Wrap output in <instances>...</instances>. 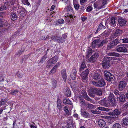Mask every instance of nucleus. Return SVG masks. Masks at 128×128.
<instances>
[{
    "label": "nucleus",
    "mask_w": 128,
    "mask_h": 128,
    "mask_svg": "<svg viewBox=\"0 0 128 128\" xmlns=\"http://www.w3.org/2000/svg\"><path fill=\"white\" fill-rule=\"evenodd\" d=\"M100 39H96L92 42V47H94L97 45L98 48L102 47L103 45L107 44L108 41L106 40H102L101 42H100Z\"/></svg>",
    "instance_id": "f257e3e1"
},
{
    "label": "nucleus",
    "mask_w": 128,
    "mask_h": 128,
    "mask_svg": "<svg viewBox=\"0 0 128 128\" xmlns=\"http://www.w3.org/2000/svg\"><path fill=\"white\" fill-rule=\"evenodd\" d=\"M106 0H102L100 2H96L94 3V8H96V10L104 8V6L106 4Z\"/></svg>",
    "instance_id": "f03ea898"
},
{
    "label": "nucleus",
    "mask_w": 128,
    "mask_h": 128,
    "mask_svg": "<svg viewBox=\"0 0 128 128\" xmlns=\"http://www.w3.org/2000/svg\"><path fill=\"white\" fill-rule=\"evenodd\" d=\"M92 84L95 86L98 87H102L105 85L106 83L104 80L102 78L98 82L92 81Z\"/></svg>",
    "instance_id": "7ed1b4c3"
},
{
    "label": "nucleus",
    "mask_w": 128,
    "mask_h": 128,
    "mask_svg": "<svg viewBox=\"0 0 128 128\" xmlns=\"http://www.w3.org/2000/svg\"><path fill=\"white\" fill-rule=\"evenodd\" d=\"M108 58V57H105L103 60L102 62V64L103 68H108L110 66Z\"/></svg>",
    "instance_id": "20e7f679"
},
{
    "label": "nucleus",
    "mask_w": 128,
    "mask_h": 128,
    "mask_svg": "<svg viewBox=\"0 0 128 128\" xmlns=\"http://www.w3.org/2000/svg\"><path fill=\"white\" fill-rule=\"evenodd\" d=\"M128 48V46L126 45H121L118 46L116 50L118 52H127Z\"/></svg>",
    "instance_id": "39448f33"
},
{
    "label": "nucleus",
    "mask_w": 128,
    "mask_h": 128,
    "mask_svg": "<svg viewBox=\"0 0 128 128\" xmlns=\"http://www.w3.org/2000/svg\"><path fill=\"white\" fill-rule=\"evenodd\" d=\"M127 82L124 81H121L119 82L118 85V90L120 91L124 90L126 84Z\"/></svg>",
    "instance_id": "423d86ee"
},
{
    "label": "nucleus",
    "mask_w": 128,
    "mask_h": 128,
    "mask_svg": "<svg viewBox=\"0 0 128 128\" xmlns=\"http://www.w3.org/2000/svg\"><path fill=\"white\" fill-rule=\"evenodd\" d=\"M99 56L98 54L97 53H95L94 54L92 55L91 57L88 59H87L88 60L89 62L93 63L94 62L96 61L97 59L98 58Z\"/></svg>",
    "instance_id": "0eeeda50"
},
{
    "label": "nucleus",
    "mask_w": 128,
    "mask_h": 128,
    "mask_svg": "<svg viewBox=\"0 0 128 128\" xmlns=\"http://www.w3.org/2000/svg\"><path fill=\"white\" fill-rule=\"evenodd\" d=\"M123 33L122 30L120 29H117L115 32V33L112 34L111 39H114L118 36L122 34Z\"/></svg>",
    "instance_id": "6e6552de"
},
{
    "label": "nucleus",
    "mask_w": 128,
    "mask_h": 128,
    "mask_svg": "<svg viewBox=\"0 0 128 128\" xmlns=\"http://www.w3.org/2000/svg\"><path fill=\"white\" fill-rule=\"evenodd\" d=\"M96 88H91L88 90V94L91 97L94 98L95 96L96 91Z\"/></svg>",
    "instance_id": "1a4fd4ad"
},
{
    "label": "nucleus",
    "mask_w": 128,
    "mask_h": 128,
    "mask_svg": "<svg viewBox=\"0 0 128 128\" xmlns=\"http://www.w3.org/2000/svg\"><path fill=\"white\" fill-rule=\"evenodd\" d=\"M89 73V71L88 69H86L83 71L80 74V76L82 78L85 80L88 79V76Z\"/></svg>",
    "instance_id": "9d476101"
},
{
    "label": "nucleus",
    "mask_w": 128,
    "mask_h": 128,
    "mask_svg": "<svg viewBox=\"0 0 128 128\" xmlns=\"http://www.w3.org/2000/svg\"><path fill=\"white\" fill-rule=\"evenodd\" d=\"M121 112V110H120L116 109L113 110L112 112L110 113V115L112 116H118L119 115Z\"/></svg>",
    "instance_id": "9b49d317"
},
{
    "label": "nucleus",
    "mask_w": 128,
    "mask_h": 128,
    "mask_svg": "<svg viewBox=\"0 0 128 128\" xmlns=\"http://www.w3.org/2000/svg\"><path fill=\"white\" fill-rule=\"evenodd\" d=\"M106 22H105V24L104 25L103 22H101L99 25L98 26V27L95 33V34H96L98 32V31H100V30H103L106 28V27L105 25L106 26Z\"/></svg>",
    "instance_id": "f8f14e48"
},
{
    "label": "nucleus",
    "mask_w": 128,
    "mask_h": 128,
    "mask_svg": "<svg viewBox=\"0 0 128 128\" xmlns=\"http://www.w3.org/2000/svg\"><path fill=\"white\" fill-rule=\"evenodd\" d=\"M80 111L81 115L84 117L86 118H88L90 117V115L86 111H85L82 109Z\"/></svg>",
    "instance_id": "ddd939ff"
},
{
    "label": "nucleus",
    "mask_w": 128,
    "mask_h": 128,
    "mask_svg": "<svg viewBox=\"0 0 128 128\" xmlns=\"http://www.w3.org/2000/svg\"><path fill=\"white\" fill-rule=\"evenodd\" d=\"M62 102L60 99L58 98L57 102V108H58L59 111L63 109L64 106L62 105Z\"/></svg>",
    "instance_id": "4468645a"
},
{
    "label": "nucleus",
    "mask_w": 128,
    "mask_h": 128,
    "mask_svg": "<svg viewBox=\"0 0 128 128\" xmlns=\"http://www.w3.org/2000/svg\"><path fill=\"white\" fill-rule=\"evenodd\" d=\"M118 22L119 25L122 26L126 25V21L124 19L120 18L118 19Z\"/></svg>",
    "instance_id": "2eb2a0df"
},
{
    "label": "nucleus",
    "mask_w": 128,
    "mask_h": 128,
    "mask_svg": "<svg viewBox=\"0 0 128 128\" xmlns=\"http://www.w3.org/2000/svg\"><path fill=\"white\" fill-rule=\"evenodd\" d=\"M92 78L94 80H97L102 78L101 75L99 73H95L93 75Z\"/></svg>",
    "instance_id": "dca6fc26"
},
{
    "label": "nucleus",
    "mask_w": 128,
    "mask_h": 128,
    "mask_svg": "<svg viewBox=\"0 0 128 128\" xmlns=\"http://www.w3.org/2000/svg\"><path fill=\"white\" fill-rule=\"evenodd\" d=\"M84 95H83L84 98L88 101H89L92 103L94 104V101L87 95L86 92L84 91Z\"/></svg>",
    "instance_id": "f3484780"
},
{
    "label": "nucleus",
    "mask_w": 128,
    "mask_h": 128,
    "mask_svg": "<svg viewBox=\"0 0 128 128\" xmlns=\"http://www.w3.org/2000/svg\"><path fill=\"white\" fill-rule=\"evenodd\" d=\"M98 124L102 128L105 126L106 122L103 120L100 119L99 120Z\"/></svg>",
    "instance_id": "a211bd4d"
},
{
    "label": "nucleus",
    "mask_w": 128,
    "mask_h": 128,
    "mask_svg": "<svg viewBox=\"0 0 128 128\" xmlns=\"http://www.w3.org/2000/svg\"><path fill=\"white\" fill-rule=\"evenodd\" d=\"M58 59V57L57 56H55L49 59V60L52 64H54L57 62Z\"/></svg>",
    "instance_id": "6ab92c4d"
},
{
    "label": "nucleus",
    "mask_w": 128,
    "mask_h": 128,
    "mask_svg": "<svg viewBox=\"0 0 128 128\" xmlns=\"http://www.w3.org/2000/svg\"><path fill=\"white\" fill-rule=\"evenodd\" d=\"M119 99L120 101L121 102H124L126 101L125 96L122 93V92H120Z\"/></svg>",
    "instance_id": "aec40b11"
},
{
    "label": "nucleus",
    "mask_w": 128,
    "mask_h": 128,
    "mask_svg": "<svg viewBox=\"0 0 128 128\" xmlns=\"http://www.w3.org/2000/svg\"><path fill=\"white\" fill-rule=\"evenodd\" d=\"M62 75L64 81L65 82L67 76L66 73V70H63L62 71Z\"/></svg>",
    "instance_id": "412c9836"
},
{
    "label": "nucleus",
    "mask_w": 128,
    "mask_h": 128,
    "mask_svg": "<svg viewBox=\"0 0 128 128\" xmlns=\"http://www.w3.org/2000/svg\"><path fill=\"white\" fill-rule=\"evenodd\" d=\"M79 100L80 104V106H81L86 105L87 103H86L85 102V100L83 99L82 97H80Z\"/></svg>",
    "instance_id": "4be33fe9"
},
{
    "label": "nucleus",
    "mask_w": 128,
    "mask_h": 128,
    "mask_svg": "<svg viewBox=\"0 0 128 128\" xmlns=\"http://www.w3.org/2000/svg\"><path fill=\"white\" fill-rule=\"evenodd\" d=\"M10 18L12 20H14L17 19V16L16 14L13 12L11 13Z\"/></svg>",
    "instance_id": "5701e85b"
},
{
    "label": "nucleus",
    "mask_w": 128,
    "mask_h": 128,
    "mask_svg": "<svg viewBox=\"0 0 128 128\" xmlns=\"http://www.w3.org/2000/svg\"><path fill=\"white\" fill-rule=\"evenodd\" d=\"M111 56L119 57L120 55L119 54L114 52H110L107 54Z\"/></svg>",
    "instance_id": "b1692460"
},
{
    "label": "nucleus",
    "mask_w": 128,
    "mask_h": 128,
    "mask_svg": "<svg viewBox=\"0 0 128 128\" xmlns=\"http://www.w3.org/2000/svg\"><path fill=\"white\" fill-rule=\"evenodd\" d=\"M66 91L65 92L66 95L68 97H70L71 94V92L70 89L67 87L66 88Z\"/></svg>",
    "instance_id": "393cba45"
},
{
    "label": "nucleus",
    "mask_w": 128,
    "mask_h": 128,
    "mask_svg": "<svg viewBox=\"0 0 128 128\" xmlns=\"http://www.w3.org/2000/svg\"><path fill=\"white\" fill-rule=\"evenodd\" d=\"M115 46L114 44V42L112 41L111 42L108 44L107 49L109 50L110 49L113 48Z\"/></svg>",
    "instance_id": "a878e982"
},
{
    "label": "nucleus",
    "mask_w": 128,
    "mask_h": 128,
    "mask_svg": "<svg viewBox=\"0 0 128 128\" xmlns=\"http://www.w3.org/2000/svg\"><path fill=\"white\" fill-rule=\"evenodd\" d=\"M55 41L58 43H62L63 42L64 40H63L62 38L60 36H56Z\"/></svg>",
    "instance_id": "bb28decb"
},
{
    "label": "nucleus",
    "mask_w": 128,
    "mask_h": 128,
    "mask_svg": "<svg viewBox=\"0 0 128 128\" xmlns=\"http://www.w3.org/2000/svg\"><path fill=\"white\" fill-rule=\"evenodd\" d=\"M63 103L65 104H68L71 105L72 104V103L67 98H64L63 100Z\"/></svg>",
    "instance_id": "cd10ccee"
},
{
    "label": "nucleus",
    "mask_w": 128,
    "mask_h": 128,
    "mask_svg": "<svg viewBox=\"0 0 128 128\" xmlns=\"http://www.w3.org/2000/svg\"><path fill=\"white\" fill-rule=\"evenodd\" d=\"M96 94L97 95L100 96H101L102 94V90L100 88H96Z\"/></svg>",
    "instance_id": "c85d7f7f"
},
{
    "label": "nucleus",
    "mask_w": 128,
    "mask_h": 128,
    "mask_svg": "<svg viewBox=\"0 0 128 128\" xmlns=\"http://www.w3.org/2000/svg\"><path fill=\"white\" fill-rule=\"evenodd\" d=\"M97 109H98L102 111H104L106 112H108L110 110V109L109 108H106L104 107H98Z\"/></svg>",
    "instance_id": "c756f323"
},
{
    "label": "nucleus",
    "mask_w": 128,
    "mask_h": 128,
    "mask_svg": "<svg viewBox=\"0 0 128 128\" xmlns=\"http://www.w3.org/2000/svg\"><path fill=\"white\" fill-rule=\"evenodd\" d=\"M86 66V65L85 64V63H84V62H82L81 65L80 67L79 68L80 72L84 68H85Z\"/></svg>",
    "instance_id": "7c9ffc66"
},
{
    "label": "nucleus",
    "mask_w": 128,
    "mask_h": 128,
    "mask_svg": "<svg viewBox=\"0 0 128 128\" xmlns=\"http://www.w3.org/2000/svg\"><path fill=\"white\" fill-rule=\"evenodd\" d=\"M63 109H64V111L66 113V114H64V115L68 116L70 114V113L69 112V110L67 106H64V107Z\"/></svg>",
    "instance_id": "2f4dec72"
},
{
    "label": "nucleus",
    "mask_w": 128,
    "mask_h": 128,
    "mask_svg": "<svg viewBox=\"0 0 128 128\" xmlns=\"http://www.w3.org/2000/svg\"><path fill=\"white\" fill-rule=\"evenodd\" d=\"M115 100V97L112 93H110L108 97V100Z\"/></svg>",
    "instance_id": "473e14b6"
},
{
    "label": "nucleus",
    "mask_w": 128,
    "mask_h": 128,
    "mask_svg": "<svg viewBox=\"0 0 128 128\" xmlns=\"http://www.w3.org/2000/svg\"><path fill=\"white\" fill-rule=\"evenodd\" d=\"M110 104L112 106H115L116 105V100H108Z\"/></svg>",
    "instance_id": "72a5a7b5"
},
{
    "label": "nucleus",
    "mask_w": 128,
    "mask_h": 128,
    "mask_svg": "<svg viewBox=\"0 0 128 128\" xmlns=\"http://www.w3.org/2000/svg\"><path fill=\"white\" fill-rule=\"evenodd\" d=\"M116 19L114 17H112L111 18V19L110 21V24L112 26L113 25L114 26V24L116 22Z\"/></svg>",
    "instance_id": "f704fd0d"
},
{
    "label": "nucleus",
    "mask_w": 128,
    "mask_h": 128,
    "mask_svg": "<svg viewBox=\"0 0 128 128\" xmlns=\"http://www.w3.org/2000/svg\"><path fill=\"white\" fill-rule=\"evenodd\" d=\"M46 53V54L43 56L40 60V62L41 63H43L45 60L46 58H47Z\"/></svg>",
    "instance_id": "c9c22d12"
},
{
    "label": "nucleus",
    "mask_w": 128,
    "mask_h": 128,
    "mask_svg": "<svg viewBox=\"0 0 128 128\" xmlns=\"http://www.w3.org/2000/svg\"><path fill=\"white\" fill-rule=\"evenodd\" d=\"M114 76L112 75L111 74V75H109V76H108L106 78H105L106 80H107L108 81H110L112 80L114 78Z\"/></svg>",
    "instance_id": "e433bc0d"
},
{
    "label": "nucleus",
    "mask_w": 128,
    "mask_h": 128,
    "mask_svg": "<svg viewBox=\"0 0 128 128\" xmlns=\"http://www.w3.org/2000/svg\"><path fill=\"white\" fill-rule=\"evenodd\" d=\"M122 121L123 124L126 126L128 125V119L126 118H124Z\"/></svg>",
    "instance_id": "4c0bfd02"
},
{
    "label": "nucleus",
    "mask_w": 128,
    "mask_h": 128,
    "mask_svg": "<svg viewBox=\"0 0 128 128\" xmlns=\"http://www.w3.org/2000/svg\"><path fill=\"white\" fill-rule=\"evenodd\" d=\"M113 92L117 97L118 98L119 96L120 95V92L117 89H115L114 90Z\"/></svg>",
    "instance_id": "58836bf2"
},
{
    "label": "nucleus",
    "mask_w": 128,
    "mask_h": 128,
    "mask_svg": "<svg viewBox=\"0 0 128 128\" xmlns=\"http://www.w3.org/2000/svg\"><path fill=\"white\" fill-rule=\"evenodd\" d=\"M86 106H87V108L90 109L93 108L94 107V105L90 104L89 103H87Z\"/></svg>",
    "instance_id": "ea45409f"
},
{
    "label": "nucleus",
    "mask_w": 128,
    "mask_h": 128,
    "mask_svg": "<svg viewBox=\"0 0 128 128\" xmlns=\"http://www.w3.org/2000/svg\"><path fill=\"white\" fill-rule=\"evenodd\" d=\"M112 128H121V126L119 123H116L113 125Z\"/></svg>",
    "instance_id": "a19ab883"
},
{
    "label": "nucleus",
    "mask_w": 128,
    "mask_h": 128,
    "mask_svg": "<svg viewBox=\"0 0 128 128\" xmlns=\"http://www.w3.org/2000/svg\"><path fill=\"white\" fill-rule=\"evenodd\" d=\"M74 4L75 8L76 10H78L79 8V5L78 2L74 0Z\"/></svg>",
    "instance_id": "79ce46f5"
},
{
    "label": "nucleus",
    "mask_w": 128,
    "mask_h": 128,
    "mask_svg": "<svg viewBox=\"0 0 128 128\" xmlns=\"http://www.w3.org/2000/svg\"><path fill=\"white\" fill-rule=\"evenodd\" d=\"M64 21V20L62 19L58 20L56 22V24L58 25L59 24H63Z\"/></svg>",
    "instance_id": "37998d69"
},
{
    "label": "nucleus",
    "mask_w": 128,
    "mask_h": 128,
    "mask_svg": "<svg viewBox=\"0 0 128 128\" xmlns=\"http://www.w3.org/2000/svg\"><path fill=\"white\" fill-rule=\"evenodd\" d=\"M104 76L105 78L107 77L108 76L111 75V74L110 72L107 70H106L104 72Z\"/></svg>",
    "instance_id": "c03bdc74"
},
{
    "label": "nucleus",
    "mask_w": 128,
    "mask_h": 128,
    "mask_svg": "<svg viewBox=\"0 0 128 128\" xmlns=\"http://www.w3.org/2000/svg\"><path fill=\"white\" fill-rule=\"evenodd\" d=\"M66 9L68 12H72V8L70 6H67Z\"/></svg>",
    "instance_id": "a18cd8bd"
},
{
    "label": "nucleus",
    "mask_w": 128,
    "mask_h": 128,
    "mask_svg": "<svg viewBox=\"0 0 128 128\" xmlns=\"http://www.w3.org/2000/svg\"><path fill=\"white\" fill-rule=\"evenodd\" d=\"M22 2L24 4L27 5L28 6H29L30 5L28 0H22Z\"/></svg>",
    "instance_id": "49530a36"
},
{
    "label": "nucleus",
    "mask_w": 128,
    "mask_h": 128,
    "mask_svg": "<svg viewBox=\"0 0 128 128\" xmlns=\"http://www.w3.org/2000/svg\"><path fill=\"white\" fill-rule=\"evenodd\" d=\"M52 64L48 60L46 64V67L47 68H49L52 66Z\"/></svg>",
    "instance_id": "de8ad7c7"
},
{
    "label": "nucleus",
    "mask_w": 128,
    "mask_h": 128,
    "mask_svg": "<svg viewBox=\"0 0 128 128\" xmlns=\"http://www.w3.org/2000/svg\"><path fill=\"white\" fill-rule=\"evenodd\" d=\"M56 69L54 66L53 68L50 71V74H52L54 73H55L56 72Z\"/></svg>",
    "instance_id": "09e8293b"
},
{
    "label": "nucleus",
    "mask_w": 128,
    "mask_h": 128,
    "mask_svg": "<svg viewBox=\"0 0 128 128\" xmlns=\"http://www.w3.org/2000/svg\"><path fill=\"white\" fill-rule=\"evenodd\" d=\"M8 3L7 2H5L4 4L1 6L4 10H5L6 9V7L8 5Z\"/></svg>",
    "instance_id": "8fccbe9b"
},
{
    "label": "nucleus",
    "mask_w": 128,
    "mask_h": 128,
    "mask_svg": "<svg viewBox=\"0 0 128 128\" xmlns=\"http://www.w3.org/2000/svg\"><path fill=\"white\" fill-rule=\"evenodd\" d=\"M67 19L68 20V22H70V21L72 20L73 19L72 16L71 15L68 16L67 17Z\"/></svg>",
    "instance_id": "3c124183"
},
{
    "label": "nucleus",
    "mask_w": 128,
    "mask_h": 128,
    "mask_svg": "<svg viewBox=\"0 0 128 128\" xmlns=\"http://www.w3.org/2000/svg\"><path fill=\"white\" fill-rule=\"evenodd\" d=\"M91 54H92V51L88 50V52L87 55L86 56L87 58H86V60L88 61L87 59L89 58L90 55H91Z\"/></svg>",
    "instance_id": "603ef678"
},
{
    "label": "nucleus",
    "mask_w": 128,
    "mask_h": 128,
    "mask_svg": "<svg viewBox=\"0 0 128 128\" xmlns=\"http://www.w3.org/2000/svg\"><path fill=\"white\" fill-rule=\"evenodd\" d=\"M113 42H114V44L115 46H116L119 42L118 40L116 39L114 40Z\"/></svg>",
    "instance_id": "864d4df0"
},
{
    "label": "nucleus",
    "mask_w": 128,
    "mask_h": 128,
    "mask_svg": "<svg viewBox=\"0 0 128 128\" xmlns=\"http://www.w3.org/2000/svg\"><path fill=\"white\" fill-rule=\"evenodd\" d=\"M12 128H19V127L16 124V120L14 122Z\"/></svg>",
    "instance_id": "5fc2aeb1"
},
{
    "label": "nucleus",
    "mask_w": 128,
    "mask_h": 128,
    "mask_svg": "<svg viewBox=\"0 0 128 128\" xmlns=\"http://www.w3.org/2000/svg\"><path fill=\"white\" fill-rule=\"evenodd\" d=\"M18 92L19 91L18 90H12L11 91L10 93L11 94L14 95L18 93Z\"/></svg>",
    "instance_id": "6e6d98bb"
},
{
    "label": "nucleus",
    "mask_w": 128,
    "mask_h": 128,
    "mask_svg": "<svg viewBox=\"0 0 128 128\" xmlns=\"http://www.w3.org/2000/svg\"><path fill=\"white\" fill-rule=\"evenodd\" d=\"M70 76L71 77L72 80H75L76 78V74H71Z\"/></svg>",
    "instance_id": "4d7b16f0"
},
{
    "label": "nucleus",
    "mask_w": 128,
    "mask_h": 128,
    "mask_svg": "<svg viewBox=\"0 0 128 128\" xmlns=\"http://www.w3.org/2000/svg\"><path fill=\"white\" fill-rule=\"evenodd\" d=\"M92 7L90 6H88L86 10L88 12H90L92 10Z\"/></svg>",
    "instance_id": "13d9d810"
},
{
    "label": "nucleus",
    "mask_w": 128,
    "mask_h": 128,
    "mask_svg": "<svg viewBox=\"0 0 128 128\" xmlns=\"http://www.w3.org/2000/svg\"><path fill=\"white\" fill-rule=\"evenodd\" d=\"M122 42L124 43H128V38H124L122 40Z\"/></svg>",
    "instance_id": "bf43d9fd"
},
{
    "label": "nucleus",
    "mask_w": 128,
    "mask_h": 128,
    "mask_svg": "<svg viewBox=\"0 0 128 128\" xmlns=\"http://www.w3.org/2000/svg\"><path fill=\"white\" fill-rule=\"evenodd\" d=\"M24 52V50H20L16 53V55L20 56L22 53Z\"/></svg>",
    "instance_id": "052dcab7"
},
{
    "label": "nucleus",
    "mask_w": 128,
    "mask_h": 128,
    "mask_svg": "<svg viewBox=\"0 0 128 128\" xmlns=\"http://www.w3.org/2000/svg\"><path fill=\"white\" fill-rule=\"evenodd\" d=\"M7 101L6 99H2L1 100L0 102L4 104V105L6 102Z\"/></svg>",
    "instance_id": "680f3d73"
},
{
    "label": "nucleus",
    "mask_w": 128,
    "mask_h": 128,
    "mask_svg": "<svg viewBox=\"0 0 128 128\" xmlns=\"http://www.w3.org/2000/svg\"><path fill=\"white\" fill-rule=\"evenodd\" d=\"M18 74L17 76L19 78H22L23 77V75L22 74H18V73L17 72L16 74Z\"/></svg>",
    "instance_id": "e2e57ef3"
},
{
    "label": "nucleus",
    "mask_w": 128,
    "mask_h": 128,
    "mask_svg": "<svg viewBox=\"0 0 128 128\" xmlns=\"http://www.w3.org/2000/svg\"><path fill=\"white\" fill-rule=\"evenodd\" d=\"M123 106L124 108L128 109V102L124 104L123 105Z\"/></svg>",
    "instance_id": "0e129e2a"
},
{
    "label": "nucleus",
    "mask_w": 128,
    "mask_h": 128,
    "mask_svg": "<svg viewBox=\"0 0 128 128\" xmlns=\"http://www.w3.org/2000/svg\"><path fill=\"white\" fill-rule=\"evenodd\" d=\"M91 112L95 114H96L98 113V112L96 110H90Z\"/></svg>",
    "instance_id": "69168bd1"
},
{
    "label": "nucleus",
    "mask_w": 128,
    "mask_h": 128,
    "mask_svg": "<svg viewBox=\"0 0 128 128\" xmlns=\"http://www.w3.org/2000/svg\"><path fill=\"white\" fill-rule=\"evenodd\" d=\"M76 70L75 68H73L72 70V74H76Z\"/></svg>",
    "instance_id": "338daca9"
},
{
    "label": "nucleus",
    "mask_w": 128,
    "mask_h": 128,
    "mask_svg": "<svg viewBox=\"0 0 128 128\" xmlns=\"http://www.w3.org/2000/svg\"><path fill=\"white\" fill-rule=\"evenodd\" d=\"M60 62H58L56 64L54 67L57 68L58 66L60 65Z\"/></svg>",
    "instance_id": "774afa93"
}]
</instances>
